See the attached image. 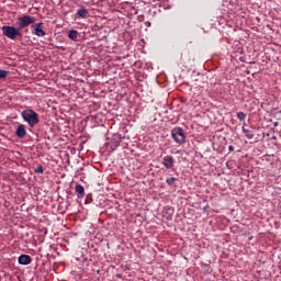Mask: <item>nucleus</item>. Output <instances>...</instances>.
I'll use <instances>...</instances> for the list:
<instances>
[{"mask_svg":"<svg viewBox=\"0 0 281 281\" xmlns=\"http://www.w3.org/2000/svg\"><path fill=\"white\" fill-rule=\"evenodd\" d=\"M88 14H89V11L85 7H82L77 11V16H79V19H87Z\"/></svg>","mask_w":281,"mask_h":281,"instance_id":"11","label":"nucleus"},{"mask_svg":"<svg viewBox=\"0 0 281 281\" xmlns=\"http://www.w3.org/2000/svg\"><path fill=\"white\" fill-rule=\"evenodd\" d=\"M128 146V143H123V148H126Z\"/></svg>","mask_w":281,"mask_h":281,"instance_id":"19","label":"nucleus"},{"mask_svg":"<svg viewBox=\"0 0 281 281\" xmlns=\"http://www.w3.org/2000/svg\"><path fill=\"white\" fill-rule=\"evenodd\" d=\"M228 150L233 151V150H234V146L231 145V146L228 147Z\"/></svg>","mask_w":281,"mask_h":281,"instance_id":"18","label":"nucleus"},{"mask_svg":"<svg viewBox=\"0 0 281 281\" xmlns=\"http://www.w3.org/2000/svg\"><path fill=\"white\" fill-rule=\"evenodd\" d=\"M162 165L165 168L172 170V168H175V158L172 156H165L162 159Z\"/></svg>","mask_w":281,"mask_h":281,"instance_id":"6","label":"nucleus"},{"mask_svg":"<svg viewBox=\"0 0 281 281\" xmlns=\"http://www.w3.org/2000/svg\"><path fill=\"white\" fill-rule=\"evenodd\" d=\"M22 119L24 120V122H27L31 128H34V126H36V124H38L40 122L38 113H36L34 110L22 111Z\"/></svg>","mask_w":281,"mask_h":281,"instance_id":"2","label":"nucleus"},{"mask_svg":"<svg viewBox=\"0 0 281 281\" xmlns=\"http://www.w3.org/2000/svg\"><path fill=\"white\" fill-rule=\"evenodd\" d=\"M35 36L43 37L45 36V31L43 30V23L35 24Z\"/></svg>","mask_w":281,"mask_h":281,"instance_id":"9","label":"nucleus"},{"mask_svg":"<svg viewBox=\"0 0 281 281\" xmlns=\"http://www.w3.org/2000/svg\"><path fill=\"white\" fill-rule=\"evenodd\" d=\"M15 135H16V137H19V139H23V137H25V135H27V130H25V125H23V124L19 125L15 131Z\"/></svg>","mask_w":281,"mask_h":281,"instance_id":"7","label":"nucleus"},{"mask_svg":"<svg viewBox=\"0 0 281 281\" xmlns=\"http://www.w3.org/2000/svg\"><path fill=\"white\" fill-rule=\"evenodd\" d=\"M171 137L177 142V144H186V132L181 127H175L171 131Z\"/></svg>","mask_w":281,"mask_h":281,"instance_id":"4","label":"nucleus"},{"mask_svg":"<svg viewBox=\"0 0 281 281\" xmlns=\"http://www.w3.org/2000/svg\"><path fill=\"white\" fill-rule=\"evenodd\" d=\"M167 218H172V215H169Z\"/></svg>","mask_w":281,"mask_h":281,"instance_id":"20","label":"nucleus"},{"mask_svg":"<svg viewBox=\"0 0 281 281\" xmlns=\"http://www.w3.org/2000/svg\"><path fill=\"white\" fill-rule=\"evenodd\" d=\"M124 139H126V136L114 134L110 143L112 150H115V148H117L124 142Z\"/></svg>","mask_w":281,"mask_h":281,"instance_id":"5","label":"nucleus"},{"mask_svg":"<svg viewBox=\"0 0 281 281\" xmlns=\"http://www.w3.org/2000/svg\"><path fill=\"white\" fill-rule=\"evenodd\" d=\"M246 119H247V114H245L244 112L237 113V120H239L240 122H245Z\"/></svg>","mask_w":281,"mask_h":281,"instance_id":"14","label":"nucleus"},{"mask_svg":"<svg viewBox=\"0 0 281 281\" xmlns=\"http://www.w3.org/2000/svg\"><path fill=\"white\" fill-rule=\"evenodd\" d=\"M36 23V19L32 15H24L18 19L16 25L20 30H24L29 25Z\"/></svg>","mask_w":281,"mask_h":281,"instance_id":"3","label":"nucleus"},{"mask_svg":"<svg viewBox=\"0 0 281 281\" xmlns=\"http://www.w3.org/2000/svg\"><path fill=\"white\" fill-rule=\"evenodd\" d=\"M75 190L77 194H79V196H85V187H82L81 184H77L75 187Z\"/></svg>","mask_w":281,"mask_h":281,"instance_id":"12","label":"nucleus"},{"mask_svg":"<svg viewBox=\"0 0 281 281\" xmlns=\"http://www.w3.org/2000/svg\"><path fill=\"white\" fill-rule=\"evenodd\" d=\"M175 181H177V178H169V179L166 180V183L168 186H175Z\"/></svg>","mask_w":281,"mask_h":281,"instance_id":"16","label":"nucleus"},{"mask_svg":"<svg viewBox=\"0 0 281 281\" xmlns=\"http://www.w3.org/2000/svg\"><path fill=\"white\" fill-rule=\"evenodd\" d=\"M19 265H32V257L30 255H21L18 259Z\"/></svg>","mask_w":281,"mask_h":281,"instance_id":"8","label":"nucleus"},{"mask_svg":"<svg viewBox=\"0 0 281 281\" xmlns=\"http://www.w3.org/2000/svg\"><path fill=\"white\" fill-rule=\"evenodd\" d=\"M3 78H8V71L0 69V80Z\"/></svg>","mask_w":281,"mask_h":281,"instance_id":"17","label":"nucleus"},{"mask_svg":"<svg viewBox=\"0 0 281 281\" xmlns=\"http://www.w3.org/2000/svg\"><path fill=\"white\" fill-rule=\"evenodd\" d=\"M278 123H274V126H277Z\"/></svg>","mask_w":281,"mask_h":281,"instance_id":"21","label":"nucleus"},{"mask_svg":"<svg viewBox=\"0 0 281 281\" xmlns=\"http://www.w3.org/2000/svg\"><path fill=\"white\" fill-rule=\"evenodd\" d=\"M68 37H69L71 41H76V38H78V31H76V30L69 31Z\"/></svg>","mask_w":281,"mask_h":281,"instance_id":"13","label":"nucleus"},{"mask_svg":"<svg viewBox=\"0 0 281 281\" xmlns=\"http://www.w3.org/2000/svg\"><path fill=\"white\" fill-rule=\"evenodd\" d=\"M34 172L36 175H43V172H45V169L43 168L42 165L37 166V168L34 169Z\"/></svg>","mask_w":281,"mask_h":281,"instance_id":"15","label":"nucleus"},{"mask_svg":"<svg viewBox=\"0 0 281 281\" xmlns=\"http://www.w3.org/2000/svg\"><path fill=\"white\" fill-rule=\"evenodd\" d=\"M243 133L245 134V137H247V139H254L256 133L254 132V130H248L245 126L241 127Z\"/></svg>","mask_w":281,"mask_h":281,"instance_id":"10","label":"nucleus"},{"mask_svg":"<svg viewBox=\"0 0 281 281\" xmlns=\"http://www.w3.org/2000/svg\"><path fill=\"white\" fill-rule=\"evenodd\" d=\"M2 34L3 36H7V38H10L11 41H15L16 38H23V33H21V30L19 26H2Z\"/></svg>","mask_w":281,"mask_h":281,"instance_id":"1","label":"nucleus"}]
</instances>
